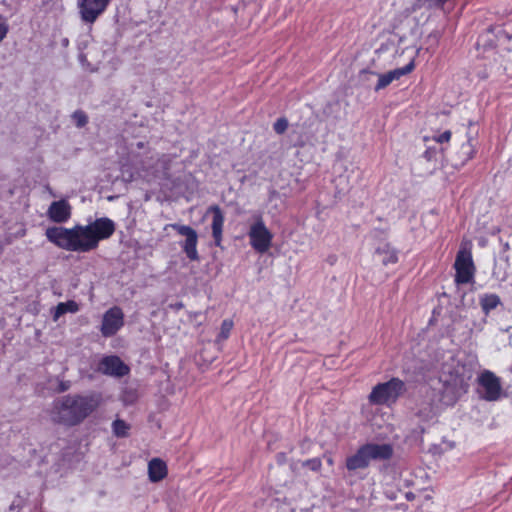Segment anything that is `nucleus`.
Listing matches in <instances>:
<instances>
[{"label":"nucleus","mask_w":512,"mask_h":512,"mask_svg":"<svg viewBox=\"0 0 512 512\" xmlns=\"http://www.w3.org/2000/svg\"><path fill=\"white\" fill-rule=\"evenodd\" d=\"M288 120L284 117L277 119L273 124V129L277 134H283L288 128Z\"/></svg>","instance_id":"nucleus-25"},{"label":"nucleus","mask_w":512,"mask_h":512,"mask_svg":"<svg viewBox=\"0 0 512 512\" xmlns=\"http://www.w3.org/2000/svg\"><path fill=\"white\" fill-rule=\"evenodd\" d=\"M376 253L383 256L382 263L384 265L395 264L398 261L397 250L390 244H384L383 246L378 247Z\"/></svg>","instance_id":"nucleus-19"},{"label":"nucleus","mask_w":512,"mask_h":512,"mask_svg":"<svg viewBox=\"0 0 512 512\" xmlns=\"http://www.w3.org/2000/svg\"><path fill=\"white\" fill-rule=\"evenodd\" d=\"M248 236L251 247L258 253H266L272 245L273 234L266 227L261 216H257L250 226Z\"/></svg>","instance_id":"nucleus-7"},{"label":"nucleus","mask_w":512,"mask_h":512,"mask_svg":"<svg viewBox=\"0 0 512 512\" xmlns=\"http://www.w3.org/2000/svg\"><path fill=\"white\" fill-rule=\"evenodd\" d=\"M171 162L172 157L166 154L161 155V157L157 159V166L159 165L161 167L163 175H167Z\"/></svg>","instance_id":"nucleus-24"},{"label":"nucleus","mask_w":512,"mask_h":512,"mask_svg":"<svg viewBox=\"0 0 512 512\" xmlns=\"http://www.w3.org/2000/svg\"><path fill=\"white\" fill-rule=\"evenodd\" d=\"M368 449V453L370 456V460L374 461H384L389 460L393 456V447L390 444L383 443H368L366 444Z\"/></svg>","instance_id":"nucleus-16"},{"label":"nucleus","mask_w":512,"mask_h":512,"mask_svg":"<svg viewBox=\"0 0 512 512\" xmlns=\"http://www.w3.org/2000/svg\"><path fill=\"white\" fill-rule=\"evenodd\" d=\"M99 370L110 376L123 377L129 373V368L118 356H106L99 363Z\"/></svg>","instance_id":"nucleus-11"},{"label":"nucleus","mask_w":512,"mask_h":512,"mask_svg":"<svg viewBox=\"0 0 512 512\" xmlns=\"http://www.w3.org/2000/svg\"><path fill=\"white\" fill-rule=\"evenodd\" d=\"M158 173H159L158 168L157 167H153V172H152L153 176L156 177Z\"/></svg>","instance_id":"nucleus-35"},{"label":"nucleus","mask_w":512,"mask_h":512,"mask_svg":"<svg viewBox=\"0 0 512 512\" xmlns=\"http://www.w3.org/2000/svg\"><path fill=\"white\" fill-rule=\"evenodd\" d=\"M130 430V425L124 420L116 419L112 423V431L116 437H126Z\"/></svg>","instance_id":"nucleus-21"},{"label":"nucleus","mask_w":512,"mask_h":512,"mask_svg":"<svg viewBox=\"0 0 512 512\" xmlns=\"http://www.w3.org/2000/svg\"><path fill=\"white\" fill-rule=\"evenodd\" d=\"M471 246L470 241L462 242L456 255L454 281L458 285L469 284L474 281L476 268L472 258Z\"/></svg>","instance_id":"nucleus-5"},{"label":"nucleus","mask_w":512,"mask_h":512,"mask_svg":"<svg viewBox=\"0 0 512 512\" xmlns=\"http://www.w3.org/2000/svg\"><path fill=\"white\" fill-rule=\"evenodd\" d=\"M114 231V222L103 217L85 226L49 227L46 229L45 236L51 243L66 251L89 252L96 249L101 240L112 236Z\"/></svg>","instance_id":"nucleus-1"},{"label":"nucleus","mask_w":512,"mask_h":512,"mask_svg":"<svg viewBox=\"0 0 512 512\" xmlns=\"http://www.w3.org/2000/svg\"><path fill=\"white\" fill-rule=\"evenodd\" d=\"M304 144H305V143H304V141H303V140H301V139H299V140H297L296 142H294V146H300V147H302V146H304Z\"/></svg>","instance_id":"nucleus-34"},{"label":"nucleus","mask_w":512,"mask_h":512,"mask_svg":"<svg viewBox=\"0 0 512 512\" xmlns=\"http://www.w3.org/2000/svg\"><path fill=\"white\" fill-rule=\"evenodd\" d=\"M168 473L166 463L160 458H153L148 463V477L153 483L163 480Z\"/></svg>","instance_id":"nucleus-17"},{"label":"nucleus","mask_w":512,"mask_h":512,"mask_svg":"<svg viewBox=\"0 0 512 512\" xmlns=\"http://www.w3.org/2000/svg\"><path fill=\"white\" fill-rule=\"evenodd\" d=\"M476 153L475 145L473 144L472 137H468L467 141L462 144L461 149L459 151V159L462 163H466L471 160Z\"/></svg>","instance_id":"nucleus-20"},{"label":"nucleus","mask_w":512,"mask_h":512,"mask_svg":"<svg viewBox=\"0 0 512 512\" xmlns=\"http://www.w3.org/2000/svg\"><path fill=\"white\" fill-rule=\"evenodd\" d=\"M436 142L438 143H446V142H449L450 139H451V132L449 130L447 131H444L443 133H441L440 135L438 136H435L433 138Z\"/></svg>","instance_id":"nucleus-29"},{"label":"nucleus","mask_w":512,"mask_h":512,"mask_svg":"<svg viewBox=\"0 0 512 512\" xmlns=\"http://www.w3.org/2000/svg\"><path fill=\"white\" fill-rule=\"evenodd\" d=\"M478 393L481 399L498 401L503 395L501 380L490 370H484L477 378Z\"/></svg>","instance_id":"nucleus-6"},{"label":"nucleus","mask_w":512,"mask_h":512,"mask_svg":"<svg viewBox=\"0 0 512 512\" xmlns=\"http://www.w3.org/2000/svg\"><path fill=\"white\" fill-rule=\"evenodd\" d=\"M405 392V382L397 377H393L387 382L375 385L368 395V401L372 405L390 407L394 405Z\"/></svg>","instance_id":"nucleus-4"},{"label":"nucleus","mask_w":512,"mask_h":512,"mask_svg":"<svg viewBox=\"0 0 512 512\" xmlns=\"http://www.w3.org/2000/svg\"><path fill=\"white\" fill-rule=\"evenodd\" d=\"M9 32V24L1 14H0V42H2Z\"/></svg>","instance_id":"nucleus-27"},{"label":"nucleus","mask_w":512,"mask_h":512,"mask_svg":"<svg viewBox=\"0 0 512 512\" xmlns=\"http://www.w3.org/2000/svg\"><path fill=\"white\" fill-rule=\"evenodd\" d=\"M145 146H146V144L144 142H142V141H139V142L136 143V148L137 149H143V148H145Z\"/></svg>","instance_id":"nucleus-33"},{"label":"nucleus","mask_w":512,"mask_h":512,"mask_svg":"<svg viewBox=\"0 0 512 512\" xmlns=\"http://www.w3.org/2000/svg\"><path fill=\"white\" fill-rule=\"evenodd\" d=\"M63 307H64V305H60V304H58L55 307L54 314H53V319L55 321H57L62 315L65 314V311H64Z\"/></svg>","instance_id":"nucleus-30"},{"label":"nucleus","mask_w":512,"mask_h":512,"mask_svg":"<svg viewBox=\"0 0 512 512\" xmlns=\"http://www.w3.org/2000/svg\"><path fill=\"white\" fill-rule=\"evenodd\" d=\"M123 325V311L121 308L114 306L104 313L100 331L104 337H111L115 335Z\"/></svg>","instance_id":"nucleus-10"},{"label":"nucleus","mask_w":512,"mask_h":512,"mask_svg":"<svg viewBox=\"0 0 512 512\" xmlns=\"http://www.w3.org/2000/svg\"><path fill=\"white\" fill-rule=\"evenodd\" d=\"M170 227L177 231L179 235L185 237V240L180 245L182 247V250L185 252L187 258L190 259L191 261H197L199 259L197 251V232L188 225L174 223L170 224Z\"/></svg>","instance_id":"nucleus-9"},{"label":"nucleus","mask_w":512,"mask_h":512,"mask_svg":"<svg viewBox=\"0 0 512 512\" xmlns=\"http://www.w3.org/2000/svg\"><path fill=\"white\" fill-rule=\"evenodd\" d=\"M371 460L368 453L366 444L361 446L355 454L347 457L346 468L349 471H356L358 469H365L369 466Z\"/></svg>","instance_id":"nucleus-15"},{"label":"nucleus","mask_w":512,"mask_h":512,"mask_svg":"<svg viewBox=\"0 0 512 512\" xmlns=\"http://www.w3.org/2000/svg\"><path fill=\"white\" fill-rule=\"evenodd\" d=\"M72 207L65 199L54 201L47 210L48 218L55 223H65L71 217Z\"/></svg>","instance_id":"nucleus-12"},{"label":"nucleus","mask_w":512,"mask_h":512,"mask_svg":"<svg viewBox=\"0 0 512 512\" xmlns=\"http://www.w3.org/2000/svg\"><path fill=\"white\" fill-rule=\"evenodd\" d=\"M414 69L413 62H410L406 66L402 68H397L394 70H391L385 74H379L378 75V83L375 86V91H379L381 89H384L389 84H391L394 80L400 79L402 76L410 73Z\"/></svg>","instance_id":"nucleus-14"},{"label":"nucleus","mask_w":512,"mask_h":512,"mask_svg":"<svg viewBox=\"0 0 512 512\" xmlns=\"http://www.w3.org/2000/svg\"><path fill=\"white\" fill-rule=\"evenodd\" d=\"M470 378L471 373L466 371L464 367L457 368L455 374H451L449 378L443 375L441 377L443 388L440 401L446 406L454 405L467 392Z\"/></svg>","instance_id":"nucleus-3"},{"label":"nucleus","mask_w":512,"mask_h":512,"mask_svg":"<svg viewBox=\"0 0 512 512\" xmlns=\"http://www.w3.org/2000/svg\"><path fill=\"white\" fill-rule=\"evenodd\" d=\"M325 459H326V462L329 466H333L334 464V459L332 456H327V455H324Z\"/></svg>","instance_id":"nucleus-32"},{"label":"nucleus","mask_w":512,"mask_h":512,"mask_svg":"<svg viewBox=\"0 0 512 512\" xmlns=\"http://www.w3.org/2000/svg\"><path fill=\"white\" fill-rule=\"evenodd\" d=\"M68 388H69V385H66V384H62V385H61V390H62V391H65V390H67Z\"/></svg>","instance_id":"nucleus-37"},{"label":"nucleus","mask_w":512,"mask_h":512,"mask_svg":"<svg viewBox=\"0 0 512 512\" xmlns=\"http://www.w3.org/2000/svg\"><path fill=\"white\" fill-rule=\"evenodd\" d=\"M300 464L303 468H307L313 472H320L322 469V461L318 457L307 459Z\"/></svg>","instance_id":"nucleus-23"},{"label":"nucleus","mask_w":512,"mask_h":512,"mask_svg":"<svg viewBox=\"0 0 512 512\" xmlns=\"http://www.w3.org/2000/svg\"><path fill=\"white\" fill-rule=\"evenodd\" d=\"M233 321L231 319L223 320L220 328V333L218 335V341H224L228 339L230 336L231 330L233 328Z\"/></svg>","instance_id":"nucleus-22"},{"label":"nucleus","mask_w":512,"mask_h":512,"mask_svg":"<svg viewBox=\"0 0 512 512\" xmlns=\"http://www.w3.org/2000/svg\"><path fill=\"white\" fill-rule=\"evenodd\" d=\"M9 509H10V511H11V512H14V511H15V509H16V506H15L14 504H11V506H10V508H9ZM16 512H19V509H17V511H16Z\"/></svg>","instance_id":"nucleus-36"},{"label":"nucleus","mask_w":512,"mask_h":512,"mask_svg":"<svg viewBox=\"0 0 512 512\" xmlns=\"http://www.w3.org/2000/svg\"><path fill=\"white\" fill-rule=\"evenodd\" d=\"M103 402L101 392L68 394L53 402L50 418L56 424L73 427L96 412Z\"/></svg>","instance_id":"nucleus-2"},{"label":"nucleus","mask_w":512,"mask_h":512,"mask_svg":"<svg viewBox=\"0 0 512 512\" xmlns=\"http://www.w3.org/2000/svg\"><path fill=\"white\" fill-rule=\"evenodd\" d=\"M208 213L212 214V236L216 246H220L222 242V233L224 226V214L218 205H213L208 208Z\"/></svg>","instance_id":"nucleus-13"},{"label":"nucleus","mask_w":512,"mask_h":512,"mask_svg":"<svg viewBox=\"0 0 512 512\" xmlns=\"http://www.w3.org/2000/svg\"><path fill=\"white\" fill-rule=\"evenodd\" d=\"M110 0H77V8L81 20L93 24L104 13Z\"/></svg>","instance_id":"nucleus-8"},{"label":"nucleus","mask_w":512,"mask_h":512,"mask_svg":"<svg viewBox=\"0 0 512 512\" xmlns=\"http://www.w3.org/2000/svg\"><path fill=\"white\" fill-rule=\"evenodd\" d=\"M59 304L64 305L63 309H64L65 313H67V312L76 313L79 310L78 304L72 300L67 301V302H61Z\"/></svg>","instance_id":"nucleus-28"},{"label":"nucleus","mask_w":512,"mask_h":512,"mask_svg":"<svg viewBox=\"0 0 512 512\" xmlns=\"http://www.w3.org/2000/svg\"><path fill=\"white\" fill-rule=\"evenodd\" d=\"M479 302L485 315H488L501 304L500 297L494 293H485L481 295Z\"/></svg>","instance_id":"nucleus-18"},{"label":"nucleus","mask_w":512,"mask_h":512,"mask_svg":"<svg viewBox=\"0 0 512 512\" xmlns=\"http://www.w3.org/2000/svg\"><path fill=\"white\" fill-rule=\"evenodd\" d=\"M73 119L78 127H83L88 122V118L83 111H75L73 113Z\"/></svg>","instance_id":"nucleus-26"},{"label":"nucleus","mask_w":512,"mask_h":512,"mask_svg":"<svg viewBox=\"0 0 512 512\" xmlns=\"http://www.w3.org/2000/svg\"><path fill=\"white\" fill-rule=\"evenodd\" d=\"M419 415L423 416L425 419H429V418L433 417L435 415V413L432 411V409H430L429 413L424 415L423 412L420 410Z\"/></svg>","instance_id":"nucleus-31"}]
</instances>
